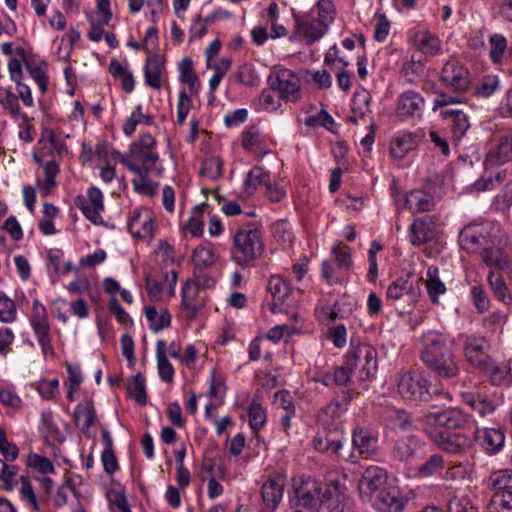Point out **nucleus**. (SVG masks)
I'll list each match as a JSON object with an SVG mask.
<instances>
[{
  "instance_id": "393cba45",
  "label": "nucleus",
  "mask_w": 512,
  "mask_h": 512,
  "mask_svg": "<svg viewBox=\"0 0 512 512\" xmlns=\"http://www.w3.org/2000/svg\"><path fill=\"white\" fill-rule=\"evenodd\" d=\"M314 448L322 453H329L337 459H345L343 450V438L335 436L331 433L320 434L318 433L313 439Z\"/></svg>"
},
{
  "instance_id": "5fc2aeb1",
  "label": "nucleus",
  "mask_w": 512,
  "mask_h": 512,
  "mask_svg": "<svg viewBox=\"0 0 512 512\" xmlns=\"http://www.w3.org/2000/svg\"><path fill=\"white\" fill-rule=\"evenodd\" d=\"M236 79L243 85L254 87L260 82V78L251 64H243L238 67L235 73Z\"/></svg>"
},
{
  "instance_id": "8fccbe9b",
  "label": "nucleus",
  "mask_w": 512,
  "mask_h": 512,
  "mask_svg": "<svg viewBox=\"0 0 512 512\" xmlns=\"http://www.w3.org/2000/svg\"><path fill=\"white\" fill-rule=\"evenodd\" d=\"M128 393L139 405L147 403V394L145 389V378L141 373H137L128 386Z\"/></svg>"
},
{
  "instance_id": "58836bf2",
  "label": "nucleus",
  "mask_w": 512,
  "mask_h": 512,
  "mask_svg": "<svg viewBox=\"0 0 512 512\" xmlns=\"http://www.w3.org/2000/svg\"><path fill=\"white\" fill-rule=\"evenodd\" d=\"M353 369H349L347 363L345 366L337 367L333 371L324 373L321 378H319V382L324 384L325 386H342L347 385L351 379V372Z\"/></svg>"
},
{
  "instance_id": "2f4dec72",
  "label": "nucleus",
  "mask_w": 512,
  "mask_h": 512,
  "mask_svg": "<svg viewBox=\"0 0 512 512\" xmlns=\"http://www.w3.org/2000/svg\"><path fill=\"white\" fill-rule=\"evenodd\" d=\"M405 203L412 213L428 212L434 206L433 197L421 190L409 192L406 195Z\"/></svg>"
},
{
  "instance_id": "e433bc0d",
  "label": "nucleus",
  "mask_w": 512,
  "mask_h": 512,
  "mask_svg": "<svg viewBox=\"0 0 512 512\" xmlns=\"http://www.w3.org/2000/svg\"><path fill=\"white\" fill-rule=\"evenodd\" d=\"M165 349L166 342L164 340H158L156 350L158 373L163 381L172 382L174 377V369L166 357Z\"/></svg>"
},
{
  "instance_id": "f3484780",
  "label": "nucleus",
  "mask_w": 512,
  "mask_h": 512,
  "mask_svg": "<svg viewBox=\"0 0 512 512\" xmlns=\"http://www.w3.org/2000/svg\"><path fill=\"white\" fill-rule=\"evenodd\" d=\"M512 160V136L502 135L493 139L484 161L486 169L503 165Z\"/></svg>"
},
{
  "instance_id": "bf43d9fd",
  "label": "nucleus",
  "mask_w": 512,
  "mask_h": 512,
  "mask_svg": "<svg viewBox=\"0 0 512 512\" xmlns=\"http://www.w3.org/2000/svg\"><path fill=\"white\" fill-rule=\"evenodd\" d=\"M16 318L17 310L14 301L4 293H0V321L2 323H12Z\"/></svg>"
},
{
  "instance_id": "37998d69",
  "label": "nucleus",
  "mask_w": 512,
  "mask_h": 512,
  "mask_svg": "<svg viewBox=\"0 0 512 512\" xmlns=\"http://www.w3.org/2000/svg\"><path fill=\"white\" fill-rule=\"evenodd\" d=\"M413 289V284L408 277H400L393 281L387 288L386 298L388 301L400 300L403 296L409 294Z\"/></svg>"
},
{
  "instance_id": "603ef678",
  "label": "nucleus",
  "mask_w": 512,
  "mask_h": 512,
  "mask_svg": "<svg viewBox=\"0 0 512 512\" xmlns=\"http://www.w3.org/2000/svg\"><path fill=\"white\" fill-rule=\"evenodd\" d=\"M505 177V170H498L492 174L488 173V169H486V174L480 180L475 182V189L478 191L493 189L496 185H500Z\"/></svg>"
},
{
  "instance_id": "de8ad7c7",
  "label": "nucleus",
  "mask_w": 512,
  "mask_h": 512,
  "mask_svg": "<svg viewBox=\"0 0 512 512\" xmlns=\"http://www.w3.org/2000/svg\"><path fill=\"white\" fill-rule=\"evenodd\" d=\"M180 80L189 86L191 92H196L198 77L193 69V62L190 58H184L178 65Z\"/></svg>"
},
{
  "instance_id": "69168bd1",
  "label": "nucleus",
  "mask_w": 512,
  "mask_h": 512,
  "mask_svg": "<svg viewBox=\"0 0 512 512\" xmlns=\"http://www.w3.org/2000/svg\"><path fill=\"white\" fill-rule=\"evenodd\" d=\"M332 253L335 256L339 268L349 269L352 264L350 248L342 242L335 244L332 247Z\"/></svg>"
},
{
  "instance_id": "ea45409f",
  "label": "nucleus",
  "mask_w": 512,
  "mask_h": 512,
  "mask_svg": "<svg viewBox=\"0 0 512 512\" xmlns=\"http://www.w3.org/2000/svg\"><path fill=\"white\" fill-rule=\"evenodd\" d=\"M217 255L212 248L199 245L197 246L192 255L194 269H207L212 267L217 261Z\"/></svg>"
},
{
  "instance_id": "bb28decb",
  "label": "nucleus",
  "mask_w": 512,
  "mask_h": 512,
  "mask_svg": "<svg viewBox=\"0 0 512 512\" xmlns=\"http://www.w3.org/2000/svg\"><path fill=\"white\" fill-rule=\"evenodd\" d=\"M418 146L417 135L401 131L397 133L390 144V154L395 159H402L407 153L414 150Z\"/></svg>"
},
{
  "instance_id": "473e14b6",
  "label": "nucleus",
  "mask_w": 512,
  "mask_h": 512,
  "mask_svg": "<svg viewBox=\"0 0 512 512\" xmlns=\"http://www.w3.org/2000/svg\"><path fill=\"white\" fill-rule=\"evenodd\" d=\"M352 442L360 454L370 456L377 448V439L367 429L358 428L353 432Z\"/></svg>"
},
{
  "instance_id": "20e7f679",
  "label": "nucleus",
  "mask_w": 512,
  "mask_h": 512,
  "mask_svg": "<svg viewBox=\"0 0 512 512\" xmlns=\"http://www.w3.org/2000/svg\"><path fill=\"white\" fill-rule=\"evenodd\" d=\"M264 242L261 230L251 224L236 230L232 237L230 259L240 267H247L261 257Z\"/></svg>"
},
{
  "instance_id": "13d9d810",
  "label": "nucleus",
  "mask_w": 512,
  "mask_h": 512,
  "mask_svg": "<svg viewBox=\"0 0 512 512\" xmlns=\"http://www.w3.org/2000/svg\"><path fill=\"white\" fill-rule=\"evenodd\" d=\"M490 57L494 63H499L504 58L507 49L506 38L501 34H493L490 39Z\"/></svg>"
},
{
  "instance_id": "6ab92c4d",
  "label": "nucleus",
  "mask_w": 512,
  "mask_h": 512,
  "mask_svg": "<svg viewBox=\"0 0 512 512\" xmlns=\"http://www.w3.org/2000/svg\"><path fill=\"white\" fill-rule=\"evenodd\" d=\"M425 106V100L421 94L413 90L402 93L397 102L396 116L405 121L410 118H421Z\"/></svg>"
},
{
  "instance_id": "f704fd0d",
  "label": "nucleus",
  "mask_w": 512,
  "mask_h": 512,
  "mask_svg": "<svg viewBox=\"0 0 512 512\" xmlns=\"http://www.w3.org/2000/svg\"><path fill=\"white\" fill-rule=\"evenodd\" d=\"M420 448V441L414 436L397 440L393 446V456L400 461L409 460Z\"/></svg>"
},
{
  "instance_id": "aec40b11",
  "label": "nucleus",
  "mask_w": 512,
  "mask_h": 512,
  "mask_svg": "<svg viewBox=\"0 0 512 512\" xmlns=\"http://www.w3.org/2000/svg\"><path fill=\"white\" fill-rule=\"evenodd\" d=\"M370 502L380 512H400L405 505L400 490L390 484H387L379 493L374 495Z\"/></svg>"
},
{
  "instance_id": "4c0bfd02",
  "label": "nucleus",
  "mask_w": 512,
  "mask_h": 512,
  "mask_svg": "<svg viewBox=\"0 0 512 512\" xmlns=\"http://www.w3.org/2000/svg\"><path fill=\"white\" fill-rule=\"evenodd\" d=\"M145 316L149 322V328L154 332L167 328L171 324V314L167 309H163L159 314L153 306L145 307Z\"/></svg>"
},
{
  "instance_id": "c85d7f7f",
  "label": "nucleus",
  "mask_w": 512,
  "mask_h": 512,
  "mask_svg": "<svg viewBox=\"0 0 512 512\" xmlns=\"http://www.w3.org/2000/svg\"><path fill=\"white\" fill-rule=\"evenodd\" d=\"M128 225L131 234L138 238H147L153 233V221L148 211L135 210Z\"/></svg>"
},
{
  "instance_id": "6e6552de",
  "label": "nucleus",
  "mask_w": 512,
  "mask_h": 512,
  "mask_svg": "<svg viewBox=\"0 0 512 512\" xmlns=\"http://www.w3.org/2000/svg\"><path fill=\"white\" fill-rule=\"evenodd\" d=\"M430 381L422 373H403L398 381V392L406 401L428 402L431 399Z\"/></svg>"
},
{
  "instance_id": "1a4fd4ad",
  "label": "nucleus",
  "mask_w": 512,
  "mask_h": 512,
  "mask_svg": "<svg viewBox=\"0 0 512 512\" xmlns=\"http://www.w3.org/2000/svg\"><path fill=\"white\" fill-rule=\"evenodd\" d=\"M271 90L277 91L279 98L285 101L297 102L301 98L300 79L289 69H281L268 76Z\"/></svg>"
},
{
  "instance_id": "5701e85b",
  "label": "nucleus",
  "mask_w": 512,
  "mask_h": 512,
  "mask_svg": "<svg viewBox=\"0 0 512 512\" xmlns=\"http://www.w3.org/2000/svg\"><path fill=\"white\" fill-rule=\"evenodd\" d=\"M475 439L489 454H496L499 452L505 443V435L501 429L484 428L477 430Z\"/></svg>"
},
{
  "instance_id": "412c9836",
  "label": "nucleus",
  "mask_w": 512,
  "mask_h": 512,
  "mask_svg": "<svg viewBox=\"0 0 512 512\" xmlns=\"http://www.w3.org/2000/svg\"><path fill=\"white\" fill-rule=\"evenodd\" d=\"M435 235V218L426 215L414 220L410 227L409 240L412 245L420 246L432 241Z\"/></svg>"
},
{
  "instance_id": "338daca9",
  "label": "nucleus",
  "mask_w": 512,
  "mask_h": 512,
  "mask_svg": "<svg viewBox=\"0 0 512 512\" xmlns=\"http://www.w3.org/2000/svg\"><path fill=\"white\" fill-rule=\"evenodd\" d=\"M0 104L13 116L20 115V106L17 97L8 89L0 87Z\"/></svg>"
},
{
  "instance_id": "c03bdc74",
  "label": "nucleus",
  "mask_w": 512,
  "mask_h": 512,
  "mask_svg": "<svg viewBox=\"0 0 512 512\" xmlns=\"http://www.w3.org/2000/svg\"><path fill=\"white\" fill-rule=\"evenodd\" d=\"M160 76L161 64L158 56H149L145 66V79L147 84L154 89H159L161 86Z\"/></svg>"
},
{
  "instance_id": "f257e3e1",
  "label": "nucleus",
  "mask_w": 512,
  "mask_h": 512,
  "mask_svg": "<svg viewBox=\"0 0 512 512\" xmlns=\"http://www.w3.org/2000/svg\"><path fill=\"white\" fill-rule=\"evenodd\" d=\"M419 421L431 441L444 452L462 454L473 445L471 436L450 432L453 429H465L469 424V417L458 409L428 411L420 416Z\"/></svg>"
},
{
  "instance_id": "09e8293b",
  "label": "nucleus",
  "mask_w": 512,
  "mask_h": 512,
  "mask_svg": "<svg viewBox=\"0 0 512 512\" xmlns=\"http://www.w3.org/2000/svg\"><path fill=\"white\" fill-rule=\"evenodd\" d=\"M22 61L28 63L26 61V51L23 47H17L16 48V56L11 57L8 62V70L10 74V78L15 83H19L21 81L23 76L22 71Z\"/></svg>"
},
{
  "instance_id": "4468645a",
  "label": "nucleus",
  "mask_w": 512,
  "mask_h": 512,
  "mask_svg": "<svg viewBox=\"0 0 512 512\" xmlns=\"http://www.w3.org/2000/svg\"><path fill=\"white\" fill-rule=\"evenodd\" d=\"M489 343L485 337L469 335L464 338L463 351L467 362L477 369L485 368L491 358L487 351Z\"/></svg>"
},
{
  "instance_id": "4d7b16f0",
  "label": "nucleus",
  "mask_w": 512,
  "mask_h": 512,
  "mask_svg": "<svg viewBox=\"0 0 512 512\" xmlns=\"http://www.w3.org/2000/svg\"><path fill=\"white\" fill-rule=\"evenodd\" d=\"M223 161L219 157L211 156L202 162L200 173L202 176L215 180L222 173Z\"/></svg>"
},
{
  "instance_id": "49530a36",
  "label": "nucleus",
  "mask_w": 512,
  "mask_h": 512,
  "mask_svg": "<svg viewBox=\"0 0 512 512\" xmlns=\"http://www.w3.org/2000/svg\"><path fill=\"white\" fill-rule=\"evenodd\" d=\"M488 282L494 295L503 303L508 304L512 301V297L500 273L489 272Z\"/></svg>"
},
{
  "instance_id": "2eb2a0df",
  "label": "nucleus",
  "mask_w": 512,
  "mask_h": 512,
  "mask_svg": "<svg viewBox=\"0 0 512 512\" xmlns=\"http://www.w3.org/2000/svg\"><path fill=\"white\" fill-rule=\"evenodd\" d=\"M441 81L455 92H465L470 84L468 70L458 61L449 60L442 68Z\"/></svg>"
},
{
  "instance_id": "39448f33",
  "label": "nucleus",
  "mask_w": 512,
  "mask_h": 512,
  "mask_svg": "<svg viewBox=\"0 0 512 512\" xmlns=\"http://www.w3.org/2000/svg\"><path fill=\"white\" fill-rule=\"evenodd\" d=\"M156 139L149 133H144L130 145L129 153L122 157L121 163L135 174H148L153 171L161 172L157 167L159 154L156 151Z\"/></svg>"
},
{
  "instance_id": "864d4df0",
  "label": "nucleus",
  "mask_w": 512,
  "mask_h": 512,
  "mask_svg": "<svg viewBox=\"0 0 512 512\" xmlns=\"http://www.w3.org/2000/svg\"><path fill=\"white\" fill-rule=\"evenodd\" d=\"M444 458L440 454L431 455L418 467V474L422 477H430L444 468Z\"/></svg>"
},
{
  "instance_id": "052dcab7",
  "label": "nucleus",
  "mask_w": 512,
  "mask_h": 512,
  "mask_svg": "<svg viewBox=\"0 0 512 512\" xmlns=\"http://www.w3.org/2000/svg\"><path fill=\"white\" fill-rule=\"evenodd\" d=\"M370 95L367 91L357 93L353 98L352 112L362 119L367 114L371 113L370 110Z\"/></svg>"
},
{
  "instance_id": "79ce46f5",
  "label": "nucleus",
  "mask_w": 512,
  "mask_h": 512,
  "mask_svg": "<svg viewBox=\"0 0 512 512\" xmlns=\"http://www.w3.org/2000/svg\"><path fill=\"white\" fill-rule=\"evenodd\" d=\"M416 48L426 56L437 55L441 50V41L434 34L425 31L415 42Z\"/></svg>"
},
{
  "instance_id": "4be33fe9",
  "label": "nucleus",
  "mask_w": 512,
  "mask_h": 512,
  "mask_svg": "<svg viewBox=\"0 0 512 512\" xmlns=\"http://www.w3.org/2000/svg\"><path fill=\"white\" fill-rule=\"evenodd\" d=\"M440 115L450 128L455 141L461 140L470 128L468 115L461 109H445Z\"/></svg>"
},
{
  "instance_id": "dca6fc26",
  "label": "nucleus",
  "mask_w": 512,
  "mask_h": 512,
  "mask_svg": "<svg viewBox=\"0 0 512 512\" xmlns=\"http://www.w3.org/2000/svg\"><path fill=\"white\" fill-rule=\"evenodd\" d=\"M297 502L312 512L319 509L322 487L321 483L311 477L302 478L300 484L295 488Z\"/></svg>"
},
{
  "instance_id": "9d476101",
  "label": "nucleus",
  "mask_w": 512,
  "mask_h": 512,
  "mask_svg": "<svg viewBox=\"0 0 512 512\" xmlns=\"http://www.w3.org/2000/svg\"><path fill=\"white\" fill-rule=\"evenodd\" d=\"M347 365L353 370L360 368L362 376L370 377L377 370V352L369 344H359L347 353Z\"/></svg>"
},
{
  "instance_id": "3c124183",
  "label": "nucleus",
  "mask_w": 512,
  "mask_h": 512,
  "mask_svg": "<svg viewBox=\"0 0 512 512\" xmlns=\"http://www.w3.org/2000/svg\"><path fill=\"white\" fill-rule=\"evenodd\" d=\"M205 207H208V204L205 202L195 207L192 212V216L190 217L185 226L186 230L189 231L193 236H200L203 233V209Z\"/></svg>"
},
{
  "instance_id": "7c9ffc66",
  "label": "nucleus",
  "mask_w": 512,
  "mask_h": 512,
  "mask_svg": "<svg viewBox=\"0 0 512 512\" xmlns=\"http://www.w3.org/2000/svg\"><path fill=\"white\" fill-rule=\"evenodd\" d=\"M263 502L267 509L274 510L283 495V482L276 479H268L261 488Z\"/></svg>"
},
{
  "instance_id": "ddd939ff",
  "label": "nucleus",
  "mask_w": 512,
  "mask_h": 512,
  "mask_svg": "<svg viewBox=\"0 0 512 512\" xmlns=\"http://www.w3.org/2000/svg\"><path fill=\"white\" fill-rule=\"evenodd\" d=\"M75 205L93 224H103L101 212L104 210V204L101 190L96 187L88 188L86 195H79L76 197Z\"/></svg>"
},
{
  "instance_id": "72a5a7b5",
  "label": "nucleus",
  "mask_w": 512,
  "mask_h": 512,
  "mask_svg": "<svg viewBox=\"0 0 512 512\" xmlns=\"http://www.w3.org/2000/svg\"><path fill=\"white\" fill-rule=\"evenodd\" d=\"M426 276L425 286L429 299L432 303L436 304L439 301V296L445 294L446 286L439 278L438 267L430 266L427 270Z\"/></svg>"
},
{
  "instance_id": "423d86ee",
  "label": "nucleus",
  "mask_w": 512,
  "mask_h": 512,
  "mask_svg": "<svg viewBox=\"0 0 512 512\" xmlns=\"http://www.w3.org/2000/svg\"><path fill=\"white\" fill-rule=\"evenodd\" d=\"M488 486L493 491L488 506L489 512L512 511V470L501 469L488 478Z\"/></svg>"
},
{
  "instance_id": "0eeeda50",
  "label": "nucleus",
  "mask_w": 512,
  "mask_h": 512,
  "mask_svg": "<svg viewBox=\"0 0 512 512\" xmlns=\"http://www.w3.org/2000/svg\"><path fill=\"white\" fill-rule=\"evenodd\" d=\"M31 328L41 348L44 358H55L56 352L52 344L51 326L48 321L46 307L39 300L33 301L32 313L29 318Z\"/></svg>"
},
{
  "instance_id": "b1692460",
  "label": "nucleus",
  "mask_w": 512,
  "mask_h": 512,
  "mask_svg": "<svg viewBox=\"0 0 512 512\" xmlns=\"http://www.w3.org/2000/svg\"><path fill=\"white\" fill-rule=\"evenodd\" d=\"M201 288L188 279L182 287V307L189 318H194L199 309L204 305L200 298Z\"/></svg>"
},
{
  "instance_id": "e2e57ef3",
  "label": "nucleus",
  "mask_w": 512,
  "mask_h": 512,
  "mask_svg": "<svg viewBox=\"0 0 512 512\" xmlns=\"http://www.w3.org/2000/svg\"><path fill=\"white\" fill-rule=\"evenodd\" d=\"M37 391L45 400H53L59 394V380H41L37 383Z\"/></svg>"
},
{
  "instance_id": "9b49d317",
  "label": "nucleus",
  "mask_w": 512,
  "mask_h": 512,
  "mask_svg": "<svg viewBox=\"0 0 512 512\" xmlns=\"http://www.w3.org/2000/svg\"><path fill=\"white\" fill-rule=\"evenodd\" d=\"M387 471L379 466L367 467L359 480L358 489L364 501H371L388 484Z\"/></svg>"
},
{
  "instance_id": "cd10ccee",
  "label": "nucleus",
  "mask_w": 512,
  "mask_h": 512,
  "mask_svg": "<svg viewBox=\"0 0 512 512\" xmlns=\"http://www.w3.org/2000/svg\"><path fill=\"white\" fill-rule=\"evenodd\" d=\"M352 401V394L350 390L342 392L341 396H337L330 403L321 409L319 417L322 420L326 419H339L348 409Z\"/></svg>"
},
{
  "instance_id": "680f3d73",
  "label": "nucleus",
  "mask_w": 512,
  "mask_h": 512,
  "mask_svg": "<svg viewBox=\"0 0 512 512\" xmlns=\"http://www.w3.org/2000/svg\"><path fill=\"white\" fill-rule=\"evenodd\" d=\"M262 137L259 129L249 127L242 133V147L246 151H253L255 148L260 147Z\"/></svg>"
},
{
  "instance_id": "a211bd4d",
  "label": "nucleus",
  "mask_w": 512,
  "mask_h": 512,
  "mask_svg": "<svg viewBox=\"0 0 512 512\" xmlns=\"http://www.w3.org/2000/svg\"><path fill=\"white\" fill-rule=\"evenodd\" d=\"M268 291L273 297L271 311L276 314L292 307L294 302L291 299L292 288L290 284L280 275H273L268 282Z\"/></svg>"
},
{
  "instance_id": "774afa93",
  "label": "nucleus",
  "mask_w": 512,
  "mask_h": 512,
  "mask_svg": "<svg viewBox=\"0 0 512 512\" xmlns=\"http://www.w3.org/2000/svg\"><path fill=\"white\" fill-rule=\"evenodd\" d=\"M499 88V79L495 75L485 76L476 88V94L482 97L491 96Z\"/></svg>"
},
{
  "instance_id": "c756f323",
  "label": "nucleus",
  "mask_w": 512,
  "mask_h": 512,
  "mask_svg": "<svg viewBox=\"0 0 512 512\" xmlns=\"http://www.w3.org/2000/svg\"><path fill=\"white\" fill-rule=\"evenodd\" d=\"M486 242V238L472 227L464 228L459 235V244L467 253L482 251Z\"/></svg>"
},
{
  "instance_id": "f8f14e48",
  "label": "nucleus",
  "mask_w": 512,
  "mask_h": 512,
  "mask_svg": "<svg viewBox=\"0 0 512 512\" xmlns=\"http://www.w3.org/2000/svg\"><path fill=\"white\" fill-rule=\"evenodd\" d=\"M347 500V487L339 479L331 480L322 494L319 509L316 512H344Z\"/></svg>"
},
{
  "instance_id": "f03ea898",
  "label": "nucleus",
  "mask_w": 512,
  "mask_h": 512,
  "mask_svg": "<svg viewBox=\"0 0 512 512\" xmlns=\"http://www.w3.org/2000/svg\"><path fill=\"white\" fill-rule=\"evenodd\" d=\"M420 357L422 362L436 376L452 379L459 374V363L449 347L448 337L437 331H428L422 335Z\"/></svg>"
},
{
  "instance_id": "6e6d98bb",
  "label": "nucleus",
  "mask_w": 512,
  "mask_h": 512,
  "mask_svg": "<svg viewBox=\"0 0 512 512\" xmlns=\"http://www.w3.org/2000/svg\"><path fill=\"white\" fill-rule=\"evenodd\" d=\"M482 259L486 264L500 269L507 265V260L503 256L502 250L498 247H487L485 245L482 249Z\"/></svg>"
},
{
  "instance_id": "0e129e2a",
  "label": "nucleus",
  "mask_w": 512,
  "mask_h": 512,
  "mask_svg": "<svg viewBox=\"0 0 512 512\" xmlns=\"http://www.w3.org/2000/svg\"><path fill=\"white\" fill-rule=\"evenodd\" d=\"M266 422V414L263 407L253 401L249 407V423L253 430L257 431L263 427Z\"/></svg>"
},
{
  "instance_id": "c9c22d12",
  "label": "nucleus",
  "mask_w": 512,
  "mask_h": 512,
  "mask_svg": "<svg viewBox=\"0 0 512 512\" xmlns=\"http://www.w3.org/2000/svg\"><path fill=\"white\" fill-rule=\"evenodd\" d=\"M271 181L269 172L265 171L260 166H254L247 174L244 181V190L246 194L252 195L258 186H264Z\"/></svg>"
},
{
  "instance_id": "a18cd8bd",
  "label": "nucleus",
  "mask_w": 512,
  "mask_h": 512,
  "mask_svg": "<svg viewBox=\"0 0 512 512\" xmlns=\"http://www.w3.org/2000/svg\"><path fill=\"white\" fill-rule=\"evenodd\" d=\"M421 512H477V509L467 498H454L449 501L447 510L436 506H427Z\"/></svg>"
},
{
  "instance_id": "7ed1b4c3",
  "label": "nucleus",
  "mask_w": 512,
  "mask_h": 512,
  "mask_svg": "<svg viewBox=\"0 0 512 512\" xmlns=\"http://www.w3.org/2000/svg\"><path fill=\"white\" fill-rule=\"evenodd\" d=\"M335 7L331 0H319L309 13L298 15L293 12L294 28L291 42L302 40L311 46L328 32L335 19Z\"/></svg>"
},
{
  "instance_id": "a878e982",
  "label": "nucleus",
  "mask_w": 512,
  "mask_h": 512,
  "mask_svg": "<svg viewBox=\"0 0 512 512\" xmlns=\"http://www.w3.org/2000/svg\"><path fill=\"white\" fill-rule=\"evenodd\" d=\"M480 371L488 375L493 385H510L512 382V368L510 362L496 363L492 358L487 361L485 368Z\"/></svg>"
},
{
  "instance_id": "a19ab883",
  "label": "nucleus",
  "mask_w": 512,
  "mask_h": 512,
  "mask_svg": "<svg viewBox=\"0 0 512 512\" xmlns=\"http://www.w3.org/2000/svg\"><path fill=\"white\" fill-rule=\"evenodd\" d=\"M96 412L92 403L78 404L74 410V421L78 425L82 420V431L88 433L89 429L94 425Z\"/></svg>"
}]
</instances>
